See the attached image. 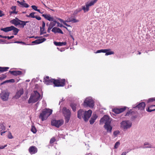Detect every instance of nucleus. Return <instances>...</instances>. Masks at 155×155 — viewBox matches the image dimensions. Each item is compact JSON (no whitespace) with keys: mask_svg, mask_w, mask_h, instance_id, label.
<instances>
[{"mask_svg":"<svg viewBox=\"0 0 155 155\" xmlns=\"http://www.w3.org/2000/svg\"><path fill=\"white\" fill-rule=\"evenodd\" d=\"M105 123L104 126V128L106 130L107 132H111L112 127L110 125L111 121L108 116L104 115L100 120V123Z\"/></svg>","mask_w":155,"mask_h":155,"instance_id":"obj_1","label":"nucleus"},{"mask_svg":"<svg viewBox=\"0 0 155 155\" xmlns=\"http://www.w3.org/2000/svg\"><path fill=\"white\" fill-rule=\"evenodd\" d=\"M40 97V94L37 91H34V93L31 94L28 103V104L35 103L39 100Z\"/></svg>","mask_w":155,"mask_h":155,"instance_id":"obj_2","label":"nucleus"},{"mask_svg":"<svg viewBox=\"0 0 155 155\" xmlns=\"http://www.w3.org/2000/svg\"><path fill=\"white\" fill-rule=\"evenodd\" d=\"M52 112V110L45 108L42 110L39 116V118L42 121L46 120L48 117L51 114Z\"/></svg>","mask_w":155,"mask_h":155,"instance_id":"obj_3","label":"nucleus"},{"mask_svg":"<svg viewBox=\"0 0 155 155\" xmlns=\"http://www.w3.org/2000/svg\"><path fill=\"white\" fill-rule=\"evenodd\" d=\"M62 110L64 116L65 117V122L68 123V122L71 117L70 111L69 109H67L65 107H63Z\"/></svg>","mask_w":155,"mask_h":155,"instance_id":"obj_4","label":"nucleus"},{"mask_svg":"<svg viewBox=\"0 0 155 155\" xmlns=\"http://www.w3.org/2000/svg\"><path fill=\"white\" fill-rule=\"evenodd\" d=\"M94 102L93 100L90 98H86L84 101L83 103V106L85 107H93L94 106Z\"/></svg>","mask_w":155,"mask_h":155,"instance_id":"obj_5","label":"nucleus"},{"mask_svg":"<svg viewBox=\"0 0 155 155\" xmlns=\"http://www.w3.org/2000/svg\"><path fill=\"white\" fill-rule=\"evenodd\" d=\"M98 0H92L90 2H87L85 3V6L83 7V9L84 12H88L89 10V7L93 5Z\"/></svg>","mask_w":155,"mask_h":155,"instance_id":"obj_6","label":"nucleus"},{"mask_svg":"<svg viewBox=\"0 0 155 155\" xmlns=\"http://www.w3.org/2000/svg\"><path fill=\"white\" fill-rule=\"evenodd\" d=\"M54 85L55 87H63L65 84V79H55Z\"/></svg>","mask_w":155,"mask_h":155,"instance_id":"obj_7","label":"nucleus"},{"mask_svg":"<svg viewBox=\"0 0 155 155\" xmlns=\"http://www.w3.org/2000/svg\"><path fill=\"white\" fill-rule=\"evenodd\" d=\"M64 123V121L62 120H52L51 124L52 125L54 126L55 127L59 128Z\"/></svg>","mask_w":155,"mask_h":155,"instance_id":"obj_8","label":"nucleus"},{"mask_svg":"<svg viewBox=\"0 0 155 155\" xmlns=\"http://www.w3.org/2000/svg\"><path fill=\"white\" fill-rule=\"evenodd\" d=\"M131 125V123L129 121H123L121 123V127L124 130L130 128Z\"/></svg>","mask_w":155,"mask_h":155,"instance_id":"obj_9","label":"nucleus"},{"mask_svg":"<svg viewBox=\"0 0 155 155\" xmlns=\"http://www.w3.org/2000/svg\"><path fill=\"white\" fill-rule=\"evenodd\" d=\"M54 79L51 78L49 76H47L44 78L43 82L47 85H51L54 84Z\"/></svg>","mask_w":155,"mask_h":155,"instance_id":"obj_10","label":"nucleus"},{"mask_svg":"<svg viewBox=\"0 0 155 155\" xmlns=\"http://www.w3.org/2000/svg\"><path fill=\"white\" fill-rule=\"evenodd\" d=\"M92 113V111L91 110H89L88 111H86L84 112L83 119L85 121H87L88 120L91 116Z\"/></svg>","mask_w":155,"mask_h":155,"instance_id":"obj_11","label":"nucleus"},{"mask_svg":"<svg viewBox=\"0 0 155 155\" xmlns=\"http://www.w3.org/2000/svg\"><path fill=\"white\" fill-rule=\"evenodd\" d=\"M9 95L8 92H3L0 94V97L3 101H6L8 100Z\"/></svg>","mask_w":155,"mask_h":155,"instance_id":"obj_12","label":"nucleus"},{"mask_svg":"<svg viewBox=\"0 0 155 155\" xmlns=\"http://www.w3.org/2000/svg\"><path fill=\"white\" fill-rule=\"evenodd\" d=\"M42 16L46 19L48 20L49 21H53L55 23L57 22L56 20H54L53 17L51 16L50 14H44L42 15Z\"/></svg>","mask_w":155,"mask_h":155,"instance_id":"obj_13","label":"nucleus"},{"mask_svg":"<svg viewBox=\"0 0 155 155\" xmlns=\"http://www.w3.org/2000/svg\"><path fill=\"white\" fill-rule=\"evenodd\" d=\"M126 109V107H123L120 108H114L113 110V111L116 114H119L124 111Z\"/></svg>","mask_w":155,"mask_h":155,"instance_id":"obj_14","label":"nucleus"},{"mask_svg":"<svg viewBox=\"0 0 155 155\" xmlns=\"http://www.w3.org/2000/svg\"><path fill=\"white\" fill-rule=\"evenodd\" d=\"M28 151L31 154H34L37 152L38 149L35 146H32L30 147L28 149Z\"/></svg>","mask_w":155,"mask_h":155,"instance_id":"obj_15","label":"nucleus"},{"mask_svg":"<svg viewBox=\"0 0 155 155\" xmlns=\"http://www.w3.org/2000/svg\"><path fill=\"white\" fill-rule=\"evenodd\" d=\"M145 105L144 102H142L137 105L135 107L138 108L139 110H144Z\"/></svg>","mask_w":155,"mask_h":155,"instance_id":"obj_16","label":"nucleus"},{"mask_svg":"<svg viewBox=\"0 0 155 155\" xmlns=\"http://www.w3.org/2000/svg\"><path fill=\"white\" fill-rule=\"evenodd\" d=\"M46 39L45 38H41V39H38L35 41H32V43L35 44H39L42 43L46 40Z\"/></svg>","mask_w":155,"mask_h":155,"instance_id":"obj_17","label":"nucleus"},{"mask_svg":"<svg viewBox=\"0 0 155 155\" xmlns=\"http://www.w3.org/2000/svg\"><path fill=\"white\" fill-rule=\"evenodd\" d=\"M24 91L23 89H21L20 90L18 91L16 93L15 96V97L16 99H18L23 94Z\"/></svg>","mask_w":155,"mask_h":155,"instance_id":"obj_18","label":"nucleus"},{"mask_svg":"<svg viewBox=\"0 0 155 155\" xmlns=\"http://www.w3.org/2000/svg\"><path fill=\"white\" fill-rule=\"evenodd\" d=\"M19 19H18L17 18H15V19H14L10 21V23L12 24H14L15 26L18 25L19 21Z\"/></svg>","mask_w":155,"mask_h":155,"instance_id":"obj_19","label":"nucleus"},{"mask_svg":"<svg viewBox=\"0 0 155 155\" xmlns=\"http://www.w3.org/2000/svg\"><path fill=\"white\" fill-rule=\"evenodd\" d=\"M9 72L15 76H17L18 75H20L22 74V72L21 71H10Z\"/></svg>","mask_w":155,"mask_h":155,"instance_id":"obj_20","label":"nucleus"},{"mask_svg":"<svg viewBox=\"0 0 155 155\" xmlns=\"http://www.w3.org/2000/svg\"><path fill=\"white\" fill-rule=\"evenodd\" d=\"M84 111L81 109L80 110L78 111V117L80 119H81L82 117H84L83 114L84 115Z\"/></svg>","mask_w":155,"mask_h":155,"instance_id":"obj_21","label":"nucleus"},{"mask_svg":"<svg viewBox=\"0 0 155 155\" xmlns=\"http://www.w3.org/2000/svg\"><path fill=\"white\" fill-rule=\"evenodd\" d=\"M97 117V116L96 114H94L92 117L91 118L90 120L89 121L90 124H93Z\"/></svg>","mask_w":155,"mask_h":155,"instance_id":"obj_22","label":"nucleus"},{"mask_svg":"<svg viewBox=\"0 0 155 155\" xmlns=\"http://www.w3.org/2000/svg\"><path fill=\"white\" fill-rule=\"evenodd\" d=\"M67 22H72L73 23L78 22L79 21V20L76 19L74 18H72L71 17L68 18L66 21Z\"/></svg>","mask_w":155,"mask_h":155,"instance_id":"obj_23","label":"nucleus"},{"mask_svg":"<svg viewBox=\"0 0 155 155\" xmlns=\"http://www.w3.org/2000/svg\"><path fill=\"white\" fill-rule=\"evenodd\" d=\"M12 26H11L10 27H7L6 28H2L1 29V31H3L5 32H7L8 31H12Z\"/></svg>","mask_w":155,"mask_h":155,"instance_id":"obj_24","label":"nucleus"},{"mask_svg":"<svg viewBox=\"0 0 155 155\" xmlns=\"http://www.w3.org/2000/svg\"><path fill=\"white\" fill-rule=\"evenodd\" d=\"M17 2L19 3L23 7L28 8L29 7V5L27 3H25V1H23V2H20L18 1Z\"/></svg>","mask_w":155,"mask_h":155,"instance_id":"obj_25","label":"nucleus"},{"mask_svg":"<svg viewBox=\"0 0 155 155\" xmlns=\"http://www.w3.org/2000/svg\"><path fill=\"white\" fill-rule=\"evenodd\" d=\"M18 21H19L18 25H21V27L22 28H24V26L26 25V24L29 22V21H24L20 20Z\"/></svg>","mask_w":155,"mask_h":155,"instance_id":"obj_26","label":"nucleus"},{"mask_svg":"<svg viewBox=\"0 0 155 155\" xmlns=\"http://www.w3.org/2000/svg\"><path fill=\"white\" fill-rule=\"evenodd\" d=\"M66 42H57L55 41L54 42V44L56 46H62L63 45H65L66 44Z\"/></svg>","mask_w":155,"mask_h":155,"instance_id":"obj_27","label":"nucleus"},{"mask_svg":"<svg viewBox=\"0 0 155 155\" xmlns=\"http://www.w3.org/2000/svg\"><path fill=\"white\" fill-rule=\"evenodd\" d=\"M155 110L154 105H151L149 107L148 109H147V111L148 112H150L152 111Z\"/></svg>","mask_w":155,"mask_h":155,"instance_id":"obj_28","label":"nucleus"},{"mask_svg":"<svg viewBox=\"0 0 155 155\" xmlns=\"http://www.w3.org/2000/svg\"><path fill=\"white\" fill-rule=\"evenodd\" d=\"M12 30L13 31L14 34L15 35H17L19 31V29L13 26H12Z\"/></svg>","mask_w":155,"mask_h":155,"instance_id":"obj_29","label":"nucleus"},{"mask_svg":"<svg viewBox=\"0 0 155 155\" xmlns=\"http://www.w3.org/2000/svg\"><path fill=\"white\" fill-rule=\"evenodd\" d=\"M9 68L8 67H0V72H3L7 71Z\"/></svg>","mask_w":155,"mask_h":155,"instance_id":"obj_30","label":"nucleus"},{"mask_svg":"<svg viewBox=\"0 0 155 155\" xmlns=\"http://www.w3.org/2000/svg\"><path fill=\"white\" fill-rule=\"evenodd\" d=\"M76 104L74 103H71L70 104V106L72 108V110L74 111H75L76 110Z\"/></svg>","mask_w":155,"mask_h":155,"instance_id":"obj_31","label":"nucleus"},{"mask_svg":"<svg viewBox=\"0 0 155 155\" xmlns=\"http://www.w3.org/2000/svg\"><path fill=\"white\" fill-rule=\"evenodd\" d=\"M85 6V5L83 6H82V8H79L78 9H77L76 10H75L74 12V13H73L74 15H75L77 14L78 12H81L82 10H83L84 11V10L83 9V6Z\"/></svg>","mask_w":155,"mask_h":155,"instance_id":"obj_32","label":"nucleus"},{"mask_svg":"<svg viewBox=\"0 0 155 155\" xmlns=\"http://www.w3.org/2000/svg\"><path fill=\"white\" fill-rule=\"evenodd\" d=\"M58 19L61 22H62L64 25H66V26H67L68 27H70V25H68L66 23V22H67L66 21H64L62 19H60V18H58Z\"/></svg>","mask_w":155,"mask_h":155,"instance_id":"obj_33","label":"nucleus"},{"mask_svg":"<svg viewBox=\"0 0 155 155\" xmlns=\"http://www.w3.org/2000/svg\"><path fill=\"white\" fill-rule=\"evenodd\" d=\"M46 31L45 30V28H41V27H40V35H42L46 33Z\"/></svg>","mask_w":155,"mask_h":155,"instance_id":"obj_34","label":"nucleus"},{"mask_svg":"<svg viewBox=\"0 0 155 155\" xmlns=\"http://www.w3.org/2000/svg\"><path fill=\"white\" fill-rule=\"evenodd\" d=\"M56 140L54 137H52L50 140V143L52 144H53Z\"/></svg>","mask_w":155,"mask_h":155,"instance_id":"obj_35","label":"nucleus"},{"mask_svg":"<svg viewBox=\"0 0 155 155\" xmlns=\"http://www.w3.org/2000/svg\"><path fill=\"white\" fill-rule=\"evenodd\" d=\"M114 54V52L113 51H107L105 53V55L107 56L108 55H110L111 54Z\"/></svg>","mask_w":155,"mask_h":155,"instance_id":"obj_36","label":"nucleus"},{"mask_svg":"<svg viewBox=\"0 0 155 155\" xmlns=\"http://www.w3.org/2000/svg\"><path fill=\"white\" fill-rule=\"evenodd\" d=\"M31 131L34 134H35L36 133L37 131L36 129L34 126H32Z\"/></svg>","mask_w":155,"mask_h":155,"instance_id":"obj_37","label":"nucleus"},{"mask_svg":"<svg viewBox=\"0 0 155 155\" xmlns=\"http://www.w3.org/2000/svg\"><path fill=\"white\" fill-rule=\"evenodd\" d=\"M36 13L35 12H32L31 13L29 14V16H30V18H35L36 16L35 15V14Z\"/></svg>","mask_w":155,"mask_h":155,"instance_id":"obj_38","label":"nucleus"},{"mask_svg":"<svg viewBox=\"0 0 155 155\" xmlns=\"http://www.w3.org/2000/svg\"><path fill=\"white\" fill-rule=\"evenodd\" d=\"M155 101V98H151L148 99L147 101V103H149L150 102H153Z\"/></svg>","mask_w":155,"mask_h":155,"instance_id":"obj_39","label":"nucleus"},{"mask_svg":"<svg viewBox=\"0 0 155 155\" xmlns=\"http://www.w3.org/2000/svg\"><path fill=\"white\" fill-rule=\"evenodd\" d=\"M120 142H119V141H117V142L115 144V145L114 146V148L115 149H117V148L120 145Z\"/></svg>","mask_w":155,"mask_h":155,"instance_id":"obj_40","label":"nucleus"},{"mask_svg":"<svg viewBox=\"0 0 155 155\" xmlns=\"http://www.w3.org/2000/svg\"><path fill=\"white\" fill-rule=\"evenodd\" d=\"M55 22H51L50 23L49 26L51 28H52L53 27H54L55 25Z\"/></svg>","mask_w":155,"mask_h":155,"instance_id":"obj_41","label":"nucleus"},{"mask_svg":"<svg viewBox=\"0 0 155 155\" xmlns=\"http://www.w3.org/2000/svg\"><path fill=\"white\" fill-rule=\"evenodd\" d=\"M14 43H16L18 44H21L23 45H26L25 43L22 41H15L14 42Z\"/></svg>","mask_w":155,"mask_h":155,"instance_id":"obj_42","label":"nucleus"},{"mask_svg":"<svg viewBox=\"0 0 155 155\" xmlns=\"http://www.w3.org/2000/svg\"><path fill=\"white\" fill-rule=\"evenodd\" d=\"M57 28H58L56 27H54L52 29L51 31L54 33H57V31H58Z\"/></svg>","mask_w":155,"mask_h":155,"instance_id":"obj_43","label":"nucleus"},{"mask_svg":"<svg viewBox=\"0 0 155 155\" xmlns=\"http://www.w3.org/2000/svg\"><path fill=\"white\" fill-rule=\"evenodd\" d=\"M8 137L9 139H11L13 138V137L12 136L11 133L10 132H9L8 135Z\"/></svg>","mask_w":155,"mask_h":155,"instance_id":"obj_44","label":"nucleus"},{"mask_svg":"<svg viewBox=\"0 0 155 155\" xmlns=\"http://www.w3.org/2000/svg\"><path fill=\"white\" fill-rule=\"evenodd\" d=\"M111 50L110 49H102V52L106 53L107 51H108Z\"/></svg>","mask_w":155,"mask_h":155,"instance_id":"obj_45","label":"nucleus"},{"mask_svg":"<svg viewBox=\"0 0 155 155\" xmlns=\"http://www.w3.org/2000/svg\"><path fill=\"white\" fill-rule=\"evenodd\" d=\"M132 113V112H131L130 111H129L126 113L125 115V116H129L130 115L131 116Z\"/></svg>","mask_w":155,"mask_h":155,"instance_id":"obj_46","label":"nucleus"},{"mask_svg":"<svg viewBox=\"0 0 155 155\" xmlns=\"http://www.w3.org/2000/svg\"><path fill=\"white\" fill-rule=\"evenodd\" d=\"M57 24H58V26H59V27H64L65 28H66V29H67V28L65 27V26H63V25L60 24L59 22H56Z\"/></svg>","mask_w":155,"mask_h":155,"instance_id":"obj_47","label":"nucleus"},{"mask_svg":"<svg viewBox=\"0 0 155 155\" xmlns=\"http://www.w3.org/2000/svg\"><path fill=\"white\" fill-rule=\"evenodd\" d=\"M58 31H57V33H61V34H63V32L59 28H57Z\"/></svg>","mask_w":155,"mask_h":155,"instance_id":"obj_48","label":"nucleus"},{"mask_svg":"<svg viewBox=\"0 0 155 155\" xmlns=\"http://www.w3.org/2000/svg\"><path fill=\"white\" fill-rule=\"evenodd\" d=\"M31 7L32 8V9H33L35 10L36 11H38V9H37V7L36 6L32 5Z\"/></svg>","mask_w":155,"mask_h":155,"instance_id":"obj_49","label":"nucleus"},{"mask_svg":"<svg viewBox=\"0 0 155 155\" xmlns=\"http://www.w3.org/2000/svg\"><path fill=\"white\" fill-rule=\"evenodd\" d=\"M16 6H12V7L11 9L14 12H16Z\"/></svg>","mask_w":155,"mask_h":155,"instance_id":"obj_50","label":"nucleus"},{"mask_svg":"<svg viewBox=\"0 0 155 155\" xmlns=\"http://www.w3.org/2000/svg\"><path fill=\"white\" fill-rule=\"evenodd\" d=\"M18 13V12H14L13 11L10 12L9 13H10V15H11L13 14H17Z\"/></svg>","mask_w":155,"mask_h":155,"instance_id":"obj_51","label":"nucleus"},{"mask_svg":"<svg viewBox=\"0 0 155 155\" xmlns=\"http://www.w3.org/2000/svg\"><path fill=\"white\" fill-rule=\"evenodd\" d=\"M6 76L5 75H3L2 76L0 77V80H2L4 79H5L6 77Z\"/></svg>","mask_w":155,"mask_h":155,"instance_id":"obj_52","label":"nucleus"},{"mask_svg":"<svg viewBox=\"0 0 155 155\" xmlns=\"http://www.w3.org/2000/svg\"><path fill=\"white\" fill-rule=\"evenodd\" d=\"M0 126L2 130H5V127L3 124H2Z\"/></svg>","mask_w":155,"mask_h":155,"instance_id":"obj_53","label":"nucleus"},{"mask_svg":"<svg viewBox=\"0 0 155 155\" xmlns=\"http://www.w3.org/2000/svg\"><path fill=\"white\" fill-rule=\"evenodd\" d=\"M45 24L44 21H42V27L41 28H43V29L45 28Z\"/></svg>","mask_w":155,"mask_h":155,"instance_id":"obj_54","label":"nucleus"},{"mask_svg":"<svg viewBox=\"0 0 155 155\" xmlns=\"http://www.w3.org/2000/svg\"><path fill=\"white\" fill-rule=\"evenodd\" d=\"M8 82H11L13 83V82H15V81L14 79H11L9 80H8Z\"/></svg>","mask_w":155,"mask_h":155,"instance_id":"obj_55","label":"nucleus"},{"mask_svg":"<svg viewBox=\"0 0 155 155\" xmlns=\"http://www.w3.org/2000/svg\"><path fill=\"white\" fill-rule=\"evenodd\" d=\"M35 18L37 20H40L41 19V17H40V16H36V17H35Z\"/></svg>","mask_w":155,"mask_h":155,"instance_id":"obj_56","label":"nucleus"},{"mask_svg":"<svg viewBox=\"0 0 155 155\" xmlns=\"http://www.w3.org/2000/svg\"><path fill=\"white\" fill-rule=\"evenodd\" d=\"M4 15V14L3 13V12L0 10V17H1Z\"/></svg>","mask_w":155,"mask_h":155,"instance_id":"obj_57","label":"nucleus"},{"mask_svg":"<svg viewBox=\"0 0 155 155\" xmlns=\"http://www.w3.org/2000/svg\"><path fill=\"white\" fill-rule=\"evenodd\" d=\"M7 146V145H5L4 146H0V149H3L5 147H6Z\"/></svg>","mask_w":155,"mask_h":155,"instance_id":"obj_58","label":"nucleus"},{"mask_svg":"<svg viewBox=\"0 0 155 155\" xmlns=\"http://www.w3.org/2000/svg\"><path fill=\"white\" fill-rule=\"evenodd\" d=\"M7 37L8 39H10L13 38L14 37V36H7Z\"/></svg>","mask_w":155,"mask_h":155,"instance_id":"obj_59","label":"nucleus"},{"mask_svg":"<svg viewBox=\"0 0 155 155\" xmlns=\"http://www.w3.org/2000/svg\"><path fill=\"white\" fill-rule=\"evenodd\" d=\"M101 52H102V49L97 50V51L95 52V53H101Z\"/></svg>","mask_w":155,"mask_h":155,"instance_id":"obj_60","label":"nucleus"},{"mask_svg":"<svg viewBox=\"0 0 155 155\" xmlns=\"http://www.w3.org/2000/svg\"><path fill=\"white\" fill-rule=\"evenodd\" d=\"M8 80L5 81L3 82L1 84V85H2L3 84H5L6 83H8Z\"/></svg>","mask_w":155,"mask_h":155,"instance_id":"obj_61","label":"nucleus"},{"mask_svg":"<svg viewBox=\"0 0 155 155\" xmlns=\"http://www.w3.org/2000/svg\"><path fill=\"white\" fill-rule=\"evenodd\" d=\"M52 28H51L50 27H48V28L47 30V31L48 33H50V30Z\"/></svg>","mask_w":155,"mask_h":155,"instance_id":"obj_62","label":"nucleus"},{"mask_svg":"<svg viewBox=\"0 0 155 155\" xmlns=\"http://www.w3.org/2000/svg\"><path fill=\"white\" fill-rule=\"evenodd\" d=\"M144 145H149V144L148 142H145L144 143Z\"/></svg>","mask_w":155,"mask_h":155,"instance_id":"obj_63","label":"nucleus"},{"mask_svg":"<svg viewBox=\"0 0 155 155\" xmlns=\"http://www.w3.org/2000/svg\"><path fill=\"white\" fill-rule=\"evenodd\" d=\"M126 152H123L122 154H121V155H126Z\"/></svg>","mask_w":155,"mask_h":155,"instance_id":"obj_64","label":"nucleus"}]
</instances>
